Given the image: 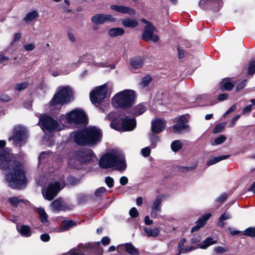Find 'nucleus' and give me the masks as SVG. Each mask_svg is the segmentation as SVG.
<instances>
[{
  "instance_id": "1",
  "label": "nucleus",
  "mask_w": 255,
  "mask_h": 255,
  "mask_svg": "<svg viewBox=\"0 0 255 255\" xmlns=\"http://www.w3.org/2000/svg\"><path fill=\"white\" fill-rule=\"evenodd\" d=\"M102 130L96 127L86 128L75 132L74 140L80 146H94L101 141Z\"/></svg>"
},
{
  "instance_id": "5",
  "label": "nucleus",
  "mask_w": 255,
  "mask_h": 255,
  "mask_svg": "<svg viewBox=\"0 0 255 255\" xmlns=\"http://www.w3.org/2000/svg\"><path fill=\"white\" fill-rule=\"evenodd\" d=\"M99 165L102 168H110L116 166L117 170L124 171L127 168L125 158L120 155L107 153L101 157Z\"/></svg>"
},
{
  "instance_id": "42",
  "label": "nucleus",
  "mask_w": 255,
  "mask_h": 255,
  "mask_svg": "<svg viewBox=\"0 0 255 255\" xmlns=\"http://www.w3.org/2000/svg\"><path fill=\"white\" fill-rule=\"evenodd\" d=\"M227 139V137L224 135H221L214 139V142L212 143L213 145H218L224 142Z\"/></svg>"
},
{
  "instance_id": "6",
  "label": "nucleus",
  "mask_w": 255,
  "mask_h": 255,
  "mask_svg": "<svg viewBox=\"0 0 255 255\" xmlns=\"http://www.w3.org/2000/svg\"><path fill=\"white\" fill-rule=\"evenodd\" d=\"M136 122L135 118H124L120 117L115 118L111 123V127L117 130L122 131H131L136 127Z\"/></svg>"
},
{
  "instance_id": "21",
  "label": "nucleus",
  "mask_w": 255,
  "mask_h": 255,
  "mask_svg": "<svg viewBox=\"0 0 255 255\" xmlns=\"http://www.w3.org/2000/svg\"><path fill=\"white\" fill-rule=\"evenodd\" d=\"M146 110L147 108L145 105L143 103H140L136 106L132 108L129 112H128V114L132 116L137 117L143 114Z\"/></svg>"
},
{
  "instance_id": "2",
  "label": "nucleus",
  "mask_w": 255,
  "mask_h": 255,
  "mask_svg": "<svg viewBox=\"0 0 255 255\" xmlns=\"http://www.w3.org/2000/svg\"><path fill=\"white\" fill-rule=\"evenodd\" d=\"M6 170H9L5 175V179L9 187L12 189H21L26 186L27 179L21 163L15 162L14 164Z\"/></svg>"
},
{
  "instance_id": "43",
  "label": "nucleus",
  "mask_w": 255,
  "mask_h": 255,
  "mask_svg": "<svg viewBox=\"0 0 255 255\" xmlns=\"http://www.w3.org/2000/svg\"><path fill=\"white\" fill-rule=\"evenodd\" d=\"M225 128V125L223 123L218 124L214 127L213 132L214 133H219L223 131Z\"/></svg>"
},
{
  "instance_id": "44",
  "label": "nucleus",
  "mask_w": 255,
  "mask_h": 255,
  "mask_svg": "<svg viewBox=\"0 0 255 255\" xmlns=\"http://www.w3.org/2000/svg\"><path fill=\"white\" fill-rule=\"evenodd\" d=\"M107 191V189L104 187H101L95 191V195L96 197L102 196Z\"/></svg>"
},
{
  "instance_id": "12",
  "label": "nucleus",
  "mask_w": 255,
  "mask_h": 255,
  "mask_svg": "<svg viewBox=\"0 0 255 255\" xmlns=\"http://www.w3.org/2000/svg\"><path fill=\"white\" fill-rule=\"evenodd\" d=\"M198 6L204 10L217 12L223 7V1L222 0H200Z\"/></svg>"
},
{
  "instance_id": "36",
  "label": "nucleus",
  "mask_w": 255,
  "mask_h": 255,
  "mask_svg": "<svg viewBox=\"0 0 255 255\" xmlns=\"http://www.w3.org/2000/svg\"><path fill=\"white\" fill-rule=\"evenodd\" d=\"M243 235L250 237H255V227H249L243 232Z\"/></svg>"
},
{
  "instance_id": "14",
  "label": "nucleus",
  "mask_w": 255,
  "mask_h": 255,
  "mask_svg": "<svg viewBox=\"0 0 255 255\" xmlns=\"http://www.w3.org/2000/svg\"><path fill=\"white\" fill-rule=\"evenodd\" d=\"M16 160H12L9 157L8 152L5 149L0 150V168L2 170L9 168V166L13 165Z\"/></svg>"
},
{
  "instance_id": "11",
  "label": "nucleus",
  "mask_w": 255,
  "mask_h": 255,
  "mask_svg": "<svg viewBox=\"0 0 255 255\" xmlns=\"http://www.w3.org/2000/svg\"><path fill=\"white\" fill-rule=\"evenodd\" d=\"M67 120L70 124H86L88 119L86 113L81 109H75L67 115Z\"/></svg>"
},
{
  "instance_id": "41",
  "label": "nucleus",
  "mask_w": 255,
  "mask_h": 255,
  "mask_svg": "<svg viewBox=\"0 0 255 255\" xmlns=\"http://www.w3.org/2000/svg\"><path fill=\"white\" fill-rule=\"evenodd\" d=\"M152 81V77L149 75H147L143 77L140 81V85L143 87L148 86Z\"/></svg>"
},
{
  "instance_id": "7",
  "label": "nucleus",
  "mask_w": 255,
  "mask_h": 255,
  "mask_svg": "<svg viewBox=\"0 0 255 255\" xmlns=\"http://www.w3.org/2000/svg\"><path fill=\"white\" fill-rule=\"evenodd\" d=\"M72 90L69 86L62 87L59 90L54 94L50 102L51 106H55L58 104L63 105L70 102Z\"/></svg>"
},
{
  "instance_id": "53",
  "label": "nucleus",
  "mask_w": 255,
  "mask_h": 255,
  "mask_svg": "<svg viewBox=\"0 0 255 255\" xmlns=\"http://www.w3.org/2000/svg\"><path fill=\"white\" fill-rule=\"evenodd\" d=\"M87 200V197L86 195H79L78 197V203L79 205H82L85 204Z\"/></svg>"
},
{
  "instance_id": "39",
  "label": "nucleus",
  "mask_w": 255,
  "mask_h": 255,
  "mask_svg": "<svg viewBox=\"0 0 255 255\" xmlns=\"http://www.w3.org/2000/svg\"><path fill=\"white\" fill-rule=\"evenodd\" d=\"M63 202L61 200L58 199L53 201L51 205L53 209L58 211H61Z\"/></svg>"
},
{
  "instance_id": "10",
  "label": "nucleus",
  "mask_w": 255,
  "mask_h": 255,
  "mask_svg": "<svg viewBox=\"0 0 255 255\" xmlns=\"http://www.w3.org/2000/svg\"><path fill=\"white\" fill-rule=\"evenodd\" d=\"M108 93V86L104 84L95 88L90 93L91 103L99 106L106 98Z\"/></svg>"
},
{
  "instance_id": "18",
  "label": "nucleus",
  "mask_w": 255,
  "mask_h": 255,
  "mask_svg": "<svg viewBox=\"0 0 255 255\" xmlns=\"http://www.w3.org/2000/svg\"><path fill=\"white\" fill-rule=\"evenodd\" d=\"M235 84V82H231V78H225L219 83V89L222 92L231 91L234 88Z\"/></svg>"
},
{
  "instance_id": "47",
  "label": "nucleus",
  "mask_w": 255,
  "mask_h": 255,
  "mask_svg": "<svg viewBox=\"0 0 255 255\" xmlns=\"http://www.w3.org/2000/svg\"><path fill=\"white\" fill-rule=\"evenodd\" d=\"M247 82V80L246 79H244L239 83L236 87V91L238 92L243 89L246 87Z\"/></svg>"
},
{
  "instance_id": "22",
  "label": "nucleus",
  "mask_w": 255,
  "mask_h": 255,
  "mask_svg": "<svg viewBox=\"0 0 255 255\" xmlns=\"http://www.w3.org/2000/svg\"><path fill=\"white\" fill-rule=\"evenodd\" d=\"M76 225V223L73 220H63L61 222L60 230L61 232L66 231Z\"/></svg>"
},
{
  "instance_id": "58",
  "label": "nucleus",
  "mask_w": 255,
  "mask_h": 255,
  "mask_svg": "<svg viewBox=\"0 0 255 255\" xmlns=\"http://www.w3.org/2000/svg\"><path fill=\"white\" fill-rule=\"evenodd\" d=\"M10 100L9 96L6 94H2L0 96V100L2 102H7L9 101Z\"/></svg>"
},
{
  "instance_id": "59",
  "label": "nucleus",
  "mask_w": 255,
  "mask_h": 255,
  "mask_svg": "<svg viewBox=\"0 0 255 255\" xmlns=\"http://www.w3.org/2000/svg\"><path fill=\"white\" fill-rule=\"evenodd\" d=\"M61 208V211H66L72 210L73 208V205H68L65 203L63 202Z\"/></svg>"
},
{
  "instance_id": "45",
  "label": "nucleus",
  "mask_w": 255,
  "mask_h": 255,
  "mask_svg": "<svg viewBox=\"0 0 255 255\" xmlns=\"http://www.w3.org/2000/svg\"><path fill=\"white\" fill-rule=\"evenodd\" d=\"M9 201L12 206L16 207L22 200L16 197H13L9 198Z\"/></svg>"
},
{
  "instance_id": "48",
  "label": "nucleus",
  "mask_w": 255,
  "mask_h": 255,
  "mask_svg": "<svg viewBox=\"0 0 255 255\" xmlns=\"http://www.w3.org/2000/svg\"><path fill=\"white\" fill-rule=\"evenodd\" d=\"M129 214L131 218H135L138 216L139 213L135 207H132L129 211Z\"/></svg>"
},
{
  "instance_id": "9",
  "label": "nucleus",
  "mask_w": 255,
  "mask_h": 255,
  "mask_svg": "<svg viewBox=\"0 0 255 255\" xmlns=\"http://www.w3.org/2000/svg\"><path fill=\"white\" fill-rule=\"evenodd\" d=\"M27 137L28 132L26 129L19 126L14 128L12 135L9 137L8 140H13L15 146L21 147L26 143Z\"/></svg>"
},
{
  "instance_id": "25",
  "label": "nucleus",
  "mask_w": 255,
  "mask_h": 255,
  "mask_svg": "<svg viewBox=\"0 0 255 255\" xmlns=\"http://www.w3.org/2000/svg\"><path fill=\"white\" fill-rule=\"evenodd\" d=\"M125 251L131 255H139V252L131 243H126L124 245Z\"/></svg>"
},
{
  "instance_id": "38",
  "label": "nucleus",
  "mask_w": 255,
  "mask_h": 255,
  "mask_svg": "<svg viewBox=\"0 0 255 255\" xmlns=\"http://www.w3.org/2000/svg\"><path fill=\"white\" fill-rule=\"evenodd\" d=\"M255 74V60H251L247 69L248 75H253Z\"/></svg>"
},
{
  "instance_id": "23",
  "label": "nucleus",
  "mask_w": 255,
  "mask_h": 255,
  "mask_svg": "<svg viewBox=\"0 0 255 255\" xmlns=\"http://www.w3.org/2000/svg\"><path fill=\"white\" fill-rule=\"evenodd\" d=\"M122 25L127 28H135L138 24V21L135 19L129 17L124 19L122 22Z\"/></svg>"
},
{
  "instance_id": "57",
  "label": "nucleus",
  "mask_w": 255,
  "mask_h": 255,
  "mask_svg": "<svg viewBox=\"0 0 255 255\" xmlns=\"http://www.w3.org/2000/svg\"><path fill=\"white\" fill-rule=\"evenodd\" d=\"M253 105H248L246 106L242 110V114L243 115L245 114L246 113H250L252 111Z\"/></svg>"
},
{
  "instance_id": "61",
  "label": "nucleus",
  "mask_w": 255,
  "mask_h": 255,
  "mask_svg": "<svg viewBox=\"0 0 255 255\" xmlns=\"http://www.w3.org/2000/svg\"><path fill=\"white\" fill-rule=\"evenodd\" d=\"M50 236L48 234H46V233H45V234H43L42 235H41L40 236V239L43 241V242H48L50 240Z\"/></svg>"
},
{
  "instance_id": "60",
  "label": "nucleus",
  "mask_w": 255,
  "mask_h": 255,
  "mask_svg": "<svg viewBox=\"0 0 255 255\" xmlns=\"http://www.w3.org/2000/svg\"><path fill=\"white\" fill-rule=\"evenodd\" d=\"M198 248H200L198 244L196 246H191L184 249V253H188Z\"/></svg>"
},
{
  "instance_id": "8",
  "label": "nucleus",
  "mask_w": 255,
  "mask_h": 255,
  "mask_svg": "<svg viewBox=\"0 0 255 255\" xmlns=\"http://www.w3.org/2000/svg\"><path fill=\"white\" fill-rule=\"evenodd\" d=\"M140 21L146 24V25L143 27L141 39L145 42L150 41L154 43L158 42L159 40V36L156 34H154V32L157 30L156 27L150 21L144 18H141Z\"/></svg>"
},
{
  "instance_id": "40",
  "label": "nucleus",
  "mask_w": 255,
  "mask_h": 255,
  "mask_svg": "<svg viewBox=\"0 0 255 255\" xmlns=\"http://www.w3.org/2000/svg\"><path fill=\"white\" fill-rule=\"evenodd\" d=\"M189 128V126L187 125H183L179 123H177L173 126V129L174 132H179L183 129H187Z\"/></svg>"
},
{
  "instance_id": "62",
  "label": "nucleus",
  "mask_w": 255,
  "mask_h": 255,
  "mask_svg": "<svg viewBox=\"0 0 255 255\" xmlns=\"http://www.w3.org/2000/svg\"><path fill=\"white\" fill-rule=\"evenodd\" d=\"M230 234L232 236H235L238 235H243V232L238 230H233L231 228H229Z\"/></svg>"
},
{
  "instance_id": "63",
  "label": "nucleus",
  "mask_w": 255,
  "mask_h": 255,
  "mask_svg": "<svg viewBox=\"0 0 255 255\" xmlns=\"http://www.w3.org/2000/svg\"><path fill=\"white\" fill-rule=\"evenodd\" d=\"M110 241L111 240L110 238L106 236L103 237V238L102 239L101 242L103 245L106 246L109 245L110 243Z\"/></svg>"
},
{
  "instance_id": "16",
  "label": "nucleus",
  "mask_w": 255,
  "mask_h": 255,
  "mask_svg": "<svg viewBox=\"0 0 255 255\" xmlns=\"http://www.w3.org/2000/svg\"><path fill=\"white\" fill-rule=\"evenodd\" d=\"M60 190V184L58 182L51 183L48 186L44 197L49 201L52 200L57 195Z\"/></svg>"
},
{
  "instance_id": "52",
  "label": "nucleus",
  "mask_w": 255,
  "mask_h": 255,
  "mask_svg": "<svg viewBox=\"0 0 255 255\" xmlns=\"http://www.w3.org/2000/svg\"><path fill=\"white\" fill-rule=\"evenodd\" d=\"M177 122L180 124L186 125L188 123V120L186 116L185 115L180 116Z\"/></svg>"
},
{
  "instance_id": "50",
  "label": "nucleus",
  "mask_w": 255,
  "mask_h": 255,
  "mask_svg": "<svg viewBox=\"0 0 255 255\" xmlns=\"http://www.w3.org/2000/svg\"><path fill=\"white\" fill-rule=\"evenodd\" d=\"M150 147L148 146L145 147L141 149L142 155L145 157H148L150 155Z\"/></svg>"
},
{
  "instance_id": "34",
  "label": "nucleus",
  "mask_w": 255,
  "mask_h": 255,
  "mask_svg": "<svg viewBox=\"0 0 255 255\" xmlns=\"http://www.w3.org/2000/svg\"><path fill=\"white\" fill-rule=\"evenodd\" d=\"M149 139L151 147L154 148L156 146L157 143L160 140L159 137L153 133H150Z\"/></svg>"
},
{
  "instance_id": "3",
  "label": "nucleus",
  "mask_w": 255,
  "mask_h": 255,
  "mask_svg": "<svg viewBox=\"0 0 255 255\" xmlns=\"http://www.w3.org/2000/svg\"><path fill=\"white\" fill-rule=\"evenodd\" d=\"M97 160V157L92 149L82 148L74 151L68 163L71 168L79 169L81 165L91 164Z\"/></svg>"
},
{
  "instance_id": "32",
  "label": "nucleus",
  "mask_w": 255,
  "mask_h": 255,
  "mask_svg": "<svg viewBox=\"0 0 255 255\" xmlns=\"http://www.w3.org/2000/svg\"><path fill=\"white\" fill-rule=\"evenodd\" d=\"M183 147V143L180 140H175L172 142L171 148L175 152L178 151Z\"/></svg>"
},
{
  "instance_id": "19",
  "label": "nucleus",
  "mask_w": 255,
  "mask_h": 255,
  "mask_svg": "<svg viewBox=\"0 0 255 255\" xmlns=\"http://www.w3.org/2000/svg\"><path fill=\"white\" fill-rule=\"evenodd\" d=\"M212 214L211 213L205 214L202 216L196 222V225L194 226L191 230V233L198 231L201 228L204 227L207 223V221L210 219Z\"/></svg>"
},
{
  "instance_id": "30",
  "label": "nucleus",
  "mask_w": 255,
  "mask_h": 255,
  "mask_svg": "<svg viewBox=\"0 0 255 255\" xmlns=\"http://www.w3.org/2000/svg\"><path fill=\"white\" fill-rule=\"evenodd\" d=\"M144 230L147 236L150 237H156L160 233V231L158 228H155L154 229L144 228Z\"/></svg>"
},
{
  "instance_id": "26",
  "label": "nucleus",
  "mask_w": 255,
  "mask_h": 255,
  "mask_svg": "<svg viewBox=\"0 0 255 255\" xmlns=\"http://www.w3.org/2000/svg\"><path fill=\"white\" fill-rule=\"evenodd\" d=\"M125 33V30L120 27L111 28L108 31L109 35L112 37L123 35Z\"/></svg>"
},
{
  "instance_id": "35",
  "label": "nucleus",
  "mask_w": 255,
  "mask_h": 255,
  "mask_svg": "<svg viewBox=\"0 0 255 255\" xmlns=\"http://www.w3.org/2000/svg\"><path fill=\"white\" fill-rule=\"evenodd\" d=\"M161 202L162 197L160 196H157L153 203L152 208L155 209L157 211H160Z\"/></svg>"
},
{
  "instance_id": "55",
  "label": "nucleus",
  "mask_w": 255,
  "mask_h": 255,
  "mask_svg": "<svg viewBox=\"0 0 255 255\" xmlns=\"http://www.w3.org/2000/svg\"><path fill=\"white\" fill-rule=\"evenodd\" d=\"M35 47L34 43H28L23 46V48L26 51H29L33 50Z\"/></svg>"
},
{
  "instance_id": "29",
  "label": "nucleus",
  "mask_w": 255,
  "mask_h": 255,
  "mask_svg": "<svg viewBox=\"0 0 255 255\" xmlns=\"http://www.w3.org/2000/svg\"><path fill=\"white\" fill-rule=\"evenodd\" d=\"M230 156V155H223L217 157H213L208 161L207 164L208 166L214 164L221 160L227 159Z\"/></svg>"
},
{
  "instance_id": "31",
  "label": "nucleus",
  "mask_w": 255,
  "mask_h": 255,
  "mask_svg": "<svg viewBox=\"0 0 255 255\" xmlns=\"http://www.w3.org/2000/svg\"><path fill=\"white\" fill-rule=\"evenodd\" d=\"M39 16L38 12L36 10H33L28 12L24 17L23 20L25 22L31 21L34 20Z\"/></svg>"
},
{
  "instance_id": "51",
  "label": "nucleus",
  "mask_w": 255,
  "mask_h": 255,
  "mask_svg": "<svg viewBox=\"0 0 255 255\" xmlns=\"http://www.w3.org/2000/svg\"><path fill=\"white\" fill-rule=\"evenodd\" d=\"M228 194L226 193L222 194L217 199L216 201L220 203H224L227 199Z\"/></svg>"
},
{
  "instance_id": "17",
  "label": "nucleus",
  "mask_w": 255,
  "mask_h": 255,
  "mask_svg": "<svg viewBox=\"0 0 255 255\" xmlns=\"http://www.w3.org/2000/svg\"><path fill=\"white\" fill-rule=\"evenodd\" d=\"M110 8L116 11L124 14H128L131 15L136 14V10L134 8L123 5L112 4L110 6Z\"/></svg>"
},
{
  "instance_id": "49",
  "label": "nucleus",
  "mask_w": 255,
  "mask_h": 255,
  "mask_svg": "<svg viewBox=\"0 0 255 255\" xmlns=\"http://www.w3.org/2000/svg\"><path fill=\"white\" fill-rule=\"evenodd\" d=\"M105 182L109 188H112L114 185V180L111 177L108 176L105 178Z\"/></svg>"
},
{
  "instance_id": "4",
  "label": "nucleus",
  "mask_w": 255,
  "mask_h": 255,
  "mask_svg": "<svg viewBox=\"0 0 255 255\" xmlns=\"http://www.w3.org/2000/svg\"><path fill=\"white\" fill-rule=\"evenodd\" d=\"M136 98L135 91L126 89L115 95L113 98V104L116 107L125 110L133 107L135 103Z\"/></svg>"
},
{
  "instance_id": "64",
  "label": "nucleus",
  "mask_w": 255,
  "mask_h": 255,
  "mask_svg": "<svg viewBox=\"0 0 255 255\" xmlns=\"http://www.w3.org/2000/svg\"><path fill=\"white\" fill-rule=\"evenodd\" d=\"M128 178L126 176H122L120 178V182L122 185H126L128 183Z\"/></svg>"
},
{
  "instance_id": "56",
  "label": "nucleus",
  "mask_w": 255,
  "mask_h": 255,
  "mask_svg": "<svg viewBox=\"0 0 255 255\" xmlns=\"http://www.w3.org/2000/svg\"><path fill=\"white\" fill-rule=\"evenodd\" d=\"M229 94L228 93H223L219 95L218 97V100L219 102H222L227 99L229 97Z\"/></svg>"
},
{
  "instance_id": "54",
  "label": "nucleus",
  "mask_w": 255,
  "mask_h": 255,
  "mask_svg": "<svg viewBox=\"0 0 255 255\" xmlns=\"http://www.w3.org/2000/svg\"><path fill=\"white\" fill-rule=\"evenodd\" d=\"M197 165V164H196L195 165L192 166H188V167L183 166V167H181V171L183 172H187L189 171H192V170H194L196 168Z\"/></svg>"
},
{
  "instance_id": "33",
  "label": "nucleus",
  "mask_w": 255,
  "mask_h": 255,
  "mask_svg": "<svg viewBox=\"0 0 255 255\" xmlns=\"http://www.w3.org/2000/svg\"><path fill=\"white\" fill-rule=\"evenodd\" d=\"M37 211L39 214L41 222L43 223L47 222L48 221L47 218L48 216L44 209L43 208H38L37 209Z\"/></svg>"
},
{
  "instance_id": "20",
  "label": "nucleus",
  "mask_w": 255,
  "mask_h": 255,
  "mask_svg": "<svg viewBox=\"0 0 255 255\" xmlns=\"http://www.w3.org/2000/svg\"><path fill=\"white\" fill-rule=\"evenodd\" d=\"M165 126L164 120L158 119L151 123V131L154 133H159L163 130Z\"/></svg>"
},
{
  "instance_id": "15",
  "label": "nucleus",
  "mask_w": 255,
  "mask_h": 255,
  "mask_svg": "<svg viewBox=\"0 0 255 255\" xmlns=\"http://www.w3.org/2000/svg\"><path fill=\"white\" fill-rule=\"evenodd\" d=\"M116 20L113 15L110 14H105L99 13L93 15L91 17L92 22L96 25L103 24L106 21H111L115 22Z\"/></svg>"
},
{
  "instance_id": "37",
  "label": "nucleus",
  "mask_w": 255,
  "mask_h": 255,
  "mask_svg": "<svg viewBox=\"0 0 255 255\" xmlns=\"http://www.w3.org/2000/svg\"><path fill=\"white\" fill-rule=\"evenodd\" d=\"M28 83L27 82H24L22 83H17L14 86V90L18 92L21 91L25 90L28 86Z\"/></svg>"
},
{
  "instance_id": "13",
  "label": "nucleus",
  "mask_w": 255,
  "mask_h": 255,
  "mask_svg": "<svg viewBox=\"0 0 255 255\" xmlns=\"http://www.w3.org/2000/svg\"><path fill=\"white\" fill-rule=\"evenodd\" d=\"M41 128L49 132L55 131L60 126L57 121L49 115L44 114L39 118Z\"/></svg>"
},
{
  "instance_id": "28",
  "label": "nucleus",
  "mask_w": 255,
  "mask_h": 255,
  "mask_svg": "<svg viewBox=\"0 0 255 255\" xmlns=\"http://www.w3.org/2000/svg\"><path fill=\"white\" fill-rule=\"evenodd\" d=\"M216 243L212 237H208L202 243L199 244L198 246L200 249H206L211 245Z\"/></svg>"
},
{
  "instance_id": "24",
  "label": "nucleus",
  "mask_w": 255,
  "mask_h": 255,
  "mask_svg": "<svg viewBox=\"0 0 255 255\" xmlns=\"http://www.w3.org/2000/svg\"><path fill=\"white\" fill-rule=\"evenodd\" d=\"M130 65L134 69H139L143 65V59L140 57L132 58L130 60Z\"/></svg>"
},
{
  "instance_id": "27",
  "label": "nucleus",
  "mask_w": 255,
  "mask_h": 255,
  "mask_svg": "<svg viewBox=\"0 0 255 255\" xmlns=\"http://www.w3.org/2000/svg\"><path fill=\"white\" fill-rule=\"evenodd\" d=\"M17 231L24 237H29L31 235V229L29 226L25 225H22L19 229Z\"/></svg>"
},
{
  "instance_id": "46",
  "label": "nucleus",
  "mask_w": 255,
  "mask_h": 255,
  "mask_svg": "<svg viewBox=\"0 0 255 255\" xmlns=\"http://www.w3.org/2000/svg\"><path fill=\"white\" fill-rule=\"evenodd\" d=\"M201 240V236L199 234H195L191 239L190 243L191 244H195L199 243Z\"/></svg>"
}]
</instances>
